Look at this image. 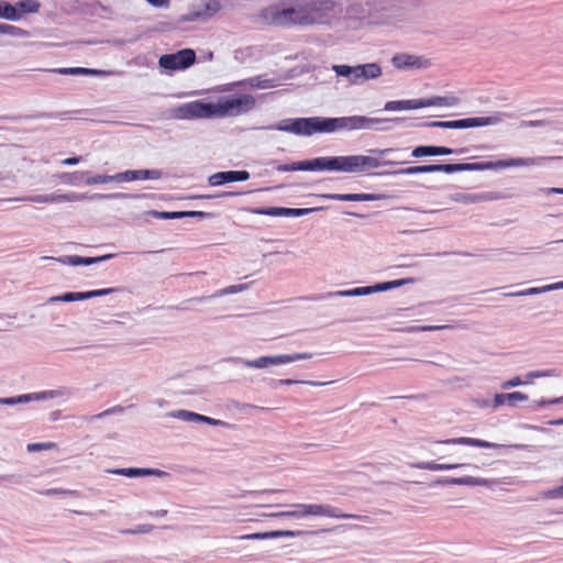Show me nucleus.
Returning a JSON list of instances; mask_svg holds the SVG:
<instances>
[{
    "label": "nucleus",
    "mask_w": 563,
    "mask_h": 563,
    "mask_svg": "<svg viewBox=\"0 0 563 563\" xmlns=\"http://www.w3.org/2000/svg\"><path fill=\"white\" fill-rule=\"evenodd\" d=\"M57 444L55 442H44V443H30L27 444L29 452L42 451V450H53L56 449Z\"/></svg>",
    "instance_id": "obj_39"
},
{
    "label": "nucleus",
    "mask_w": 563,
    "mask_h": 563,
    "mask_svg": "<svg viewBox=\"0 0 563 563\" xmlns=\"http://www.w3.org/2000/svg\"><path fill=\"white\" fill-rule=\"evenodd\" d=\"M196 53L191 48H184L173 54H164L158 59L161 68L176 71L184 70L196 62Z\"/></svg>",
    "instance_id": "obj_9"
},
{
    "label": "nucleus",
    "mask_w": 563,
    "mask_h": 563,
    "mask_svg": "<svg viewBox=\"0 0 563 563\" xmlns=\"http://www.w3.org/2000/svg\"><path fill=\"white\" fill-rule=\"evenodd\" d=\"M455 98L433 97L429 99L394 100L385 104L387 111L415 110L433 106H453Z\"/></svg>",
    "instance_id": "obj_8"
},
{
    "label": "nucleus",
    "mask_w": 563,
    "mask_h": 563,
    "mask_svg": "<svg viewBox=\"0 0 563 563\" xmlns=\"http://www.w3.org/2000/svg\"><path fill=\"white\" fill-rule=\"evenodd\" d=\"M452 483L457 485H479L481 481L472 476H465L461 478H454L452 479Z\"/></svg>",
    "instance_id": "obj_42"
},
{
    "label": "nucleus",
    "mask_w": 563,
    "mask_h": 563,
    "mask_svg": "<svg viewBox=\"0 0 563 563\" xmlns=\"http://www.w3.org/2000/svg\"><path fill=\"white\" fill-rule=\"evenodd\" d=\"M521 384H522V382H521L520 377L516 376V377L505 382L503 384V388L516 387V386H519Z\"/></svg>",
    "instance_id": "obj_45"
},
{
    "label": "nucleus",
    "mask_w": 563,
    "mask_h": 563,
    "mask_svg": "<svg viewBox=\"0 0 563 563\" xmlns=\"http://www.w3.org/2000/svg\"><path fill=\"white\" fill-rule=\"evenodd\" d=\"M111 291H112L111 288H106V289L90 290V291H85V292H65L62 296L52 297L49 299V301H66V302L77 301V300H84V299H89V298H93V297L104 296V295L110 294Z\"/></svg>",
    "instance_id": "obj_17"
},
{
    "label": "nucleus",
    "mask_w": 563,
    "mask_h": 563,
    "mask_svg": "<svg viewBox=\"0 0 563 563\" xmlns=\"http://www.w3.org/2000/svg\"><path fill=\"white\" fill-rule=\"evenodd\" d=\"M80 162V157H68L62 161L63 165H76Z\"/></svg>",
    "instance_id": "obj_50"
},
{
    "label": "nucleus",
    "mask_w": 563,
    "mask_h": 563,
    "mask_svg": "<svg viewBox=\"0 0 563 563\" xmlns=\"http://www.w3.org/2000/svg\"><path fill=\"white\" fill-rule=\"evenodd\" d=\"M183 218H199L205 219L210 216V213L203 211H181Z\"/></svg>",
    "instance_id": "obj_43"
},
{
    "label": "nucleus",
    "mask_w": 563,
    "mask_h": 563,
    "mask_svg": "<svg viewBox=\"0 0 563 563\" xmlns=\"http://www.w3.org/2000/svg\"><path fill=\"white\" fill-rule=\"evenodd\" d=\"M440 443L463 444V445L477 446V448H484V449H496L499 446L498 444L493 443V442H488V441L475 439V438H468V437L448 439L444 441H440Z\"/></svg>",
    "instance_id": "obj_20"
},
{
    "label": "nucleus",
    "mask_w": 563,
    "mask_h": 563,
    "mask_svg": "<svg viewBox=\"0 0 563 563\" xmlns=\"http://www.w3.org/2000/svg\"><path fill=\"white\" fill-rule=\"evenodd\" d=\"M29 201L40 202V203H52V202H65L70 201L71 198L68 195H37L31 198H27Z\"/></svg>",
    "instance_id": "obj_27"
},
{
    "label": "nucleus",
    "mask_w": 563,
    "mask_h": 563,
    "mask_svg": "<svg viewBox=\"0 0 563 563\" xmlns=\"http://www.w3.org/2000/svg\"><path fill=\"white\" fill-rule=\"evenodd\" d=\"M112 473L119 474V475H123V476H128V477L145 476V475H158V476H161V475L164 474V472L161 471V470H155V468H133V467L114 470V471H112Z\"/></svg>",
    "instance_id": "obj_23"
},
{
    "label": "nucleus",
    "mask_w": 563,
    "mask_h": 563,
    "mask_svg": "<svg viewBox=\"0 0 563 563\" xmlns=\"http://www.w3.org/2000/svg\"><path fill=\"white\" fill-rule=\"evenodd\" d=\"M216 103V117H236L252 110L255 107V99L251 95L224 96Z\"/></svg>",
    "instance_id": "obj_6"
},
{
    "label": "nucleus",
    "mask_w": 563,
    "mask_h": 563,
    "mask_svg": "<svg viewBox=\"0 0 563 563\" xmlns=\"http://www.w3.org/2000/svg\"><path fill=\"white\" fill-rule=\"evenodd\" d=\"M146 1L157 8L166 7L169 3V0H146Z\"/></svg>",
    "instance_id": "obj_49"
},
{
    "label": "nucleus",
    "mask_w": 563,
    "mask_h": 563,
    "mask_svg": "<svg viewBox=\"0 0 563 563\" xmlns=\"http://www.w3.org/2000/svg\"><path fill=\"white\" fill-rule=\"evenodd\" d=\"M506 394H497L495 397H494V405L495 407H499V406H503L505 405L507 401V398L505 397Z\"/></svg>",
    "instance_id": "obj_47"
},
{
    "label": "nucleus",
    "mask_w": 563,
    "mask_h": 563,
    "mask_svg": "<svg viewBox=\"0 0 563 563\" xmlns=\"http://www.w3.org/2000/svg\"><path fill=\"white\" fill-rule=\"evenodd\" d=\"M152 529H153V526H151V525H141V526H137L133 530H128L126 532L128 533H147V532H151Z\"/></svg>",
    "instance_id": "obj_44"
},
{
    "label": "nucleus",
    "mask_w": 563,
    "mask_h": 563,
    "mask_svg": "<svg viewBox=\"0 0 563 563\" xmlns=\"http://www.w3.org/2000/svg\"><path fill=\"white\" fill-rule=\"evenodd\" d=\"M153 214L155 216V218H158V219H181L183 218V214H181V211H173V212H168V211H154Z\"/></svg>",
    "instance_id": "obj_40"
},
{
    "label": "nucleus",
    "mask_w": 563,
    "mask_h": 563,
    "mask_svg": "<svg viewBox=\"0 0 563 563\" xmlns=\"http://www.w3.org/2000/svg\"><path fill=\"white\" fill-rule=\"evenodd\" d=\"M380 163L377 158L364 155H350V156H322L313 159L295 162L291 164H283L276 167L277 172H296V170H310V172H344V173H360L372 168H377Z\"/></svg>",
    "instance_id": "obj_2"
},
{
    "label": "nucleus",
    "mask_w": 563,
    "mask_h": 563,
    "mask_svg": "<svg viewBox=\"0 0 563 563\" xmlns=\"http://www.w3.org/2000/svg\"><path fill=\"white\" fill-rule=\"evenodd\" d=\"M62 75H103L104 71L85 67H65L56 70Z\"/></svg>",
    "instance_id": "obj_28"
},
{
    "label": "nucleus",
    "mask_w": 563,
    "mask_h": 563,
    "mask_svg": "<svg viewBox=\"0 0 563 563\" xmlns=\"http://www.w3.org/2000/svg\"><path fill=\"white\" fill-rule=\"evenodd\" d=\"M0 401L3 404H10V405L15 402V400L13 398L1 399Z\"/></svg>",
    "instance_id": "obj_56"
},
{
    "label": "nucleus",
    "mask_w": 563,
    "mask_h": 563,
    "mask_svg": "<svg viewBox=\"0 0 563 563\" xmlns=\"http://www.w3.org/2000/svg\"><path fill=\"white\" fill-rule=\"evenodd\" d=\"M464 464H439L435 462H426V463H419L417 464V467L420 470H428V471H448L457 468L460 466H463Z\"/></svg>",
    "instance_id": "obj_30"
},
{
    "label": "nucleus",
    "mask_w": 563,
    "mask_h": 563,
    "mask_svg": "<svg viewBox=\"0 0 563 563\" xmlns=\"http://www.w3.org/2000/svg\"><path fill=\"white\" fill-rule=\"evenodd\" d=\"M544 375H545V374H544V373H542V372H531V373H529V374H528V377H529V378H538V377H542V376H544Z\"/></svg>",
    "instance_id": "obj_52"
},
{
    "label": "nucleus",
    "mask_w": 563,
    "mask_h": 563,
    "mask_svg": "<svg viewBox=\"0 0 563 563\" xmlns=\"http://www.w3.org/2000/svg\"><path fill=\"white\" fill-rule=\"evenodd\" d=\"M250 176L251 175L247 170L219 172L209 176L208 183L211 186H221L225 183L245 181L250 179Z\"/></svg>",
    "instance_id": "obj_15"
},
{
    "label": "nucleus",
    "mask_w": 563,
    "mask_h": 563,
    "mask_svg": "<svg viewBox=\"0 0 563 563\" xmlns=\"http://www.w3.org/2000/svg\"><path fill=\"white\" fill-rule=\"evenodd\" d=\"M0 19H7L11 21H18L19 14L13 9V4L8 1L0 0Z\"/></svg>",
    "instance_id": "obj_31"
},
{
    "label": "nucleus",
    "mask_w": 563,
    "mask_h": 563,
    "mask_svg": "<svg viewBox=\"0 0 563 563\" xmlns=\"http://www.w3.org/2000/svg\"><path fill=\"white\" fill-rule=\"evenodd\" d=\"M393 65L398 69L404 68H427L431 65L430 60L417 55L397 54L393 57Z\"/></svg>",
    "instance_id": "obj_14"
},
{
    "label": "nucleus",
    "mask_w": 563,
    "mask_h": 563,
    "mask_svg": "<svg viewBox=\"0 0 563 563\" xmlns=\"http://www.w3.org/2000/svg\"><path fill=\"white\" fill-rule=\"evenodd\" d=\"M360 288V295H369V294H373V292H376V291H379L378 289H376V285L375 286H367V287H358Z\"/></svg>",
    "instance_id": "obj_48"
},
{
    "label": "nucleus",
    "mask_w": 563,
    "mask_h": 563,
    "mask_svg": "<svg viewBox=\"0 0 563 563\" xmlns=\"http://www.w3.org/2000/svg\"><path fill=\"white\" fill-rule=\"evenodd\" d=\"M209 7L207 4L203 5H194L186 13H183L178 16L179 23H186V22H195L200 21L209 16Z\"/></svg>",
    "instance_id": "obj_21"
},
{
    "label": "nucleus",
    "mask_w": 563,
    "mask_h": 563,
    "mask_svg": "<svg viewBox=\"0 0 563 563\" xmlns=\"http://www.w3.org/2000/svg\"><path fill=\"white\" fill-rule=\"evenodd\" d=\"M307 25L328 23L339 12L335 0H302Z\"/></svg>",
    "instance_id": "obj_5"
},
{
    "label": "nucleus",
    "mask_w": 563,
    "mask_h": 563,
    "mask_svg": "<svg viewBox=\"0 0 563 563\" xmlns=\"http://www.w3.org/2000/svg\"><path fill=\"white\" fill-rule=\"evenodd\" d=\"M0 33L15 37H24L27 35V32L25 30L7 23H0Z\"/></svg>",
    "instance_id": "obj_32"
},
{
    "label": "nucleus",
    "mask_w": 563,
    "mask_h": 563,
    "mask_svg": "<svg viewBox=\"0 0 563 563\" xmlns=\"http://www.w3.org/2000/svg\"><path fill=\"white\" fill-rule=\"evenodd\" d=\"M41 4L36 0H19L13 4L14 11L19 14V20L26 13L38 12Z\"/></svg>",
    "instance_id": "obj_24"
},
{
    "label": "nucleus",
    "mask_w": 563,
    "mask_h": 563,
    "mask_svg": "<svg viewBox=\"0 0 563 563\" xmlns=\"http://www.w3.org/2000/svg\"><path fill=\"white\" fill-rule=\"evenodd\" d=\"M110 257H111V255H104V256H100V257H81V256L75 255V256L70 257V263L73 265H90V264H93V263H97L99 261L107 260Z\"/></svg>",
    "instance_id": "obj_33"
},
{
    "label": "nucleus",
    "mask_w": 563,
    "mask_h": 563,
    "mask_svg": "<svg viewBox=\"0 0 563 563\" xmlns=\"http://www.w3.org/2000/svg\"><path fill=\"white\" fill-rule=\"evenodd\" d=\"M305 532L301 530H277V531H271V532H263V533H251V534H244L239 537L241 540H265V539H275V538H282V537H300Z\"/></svg>",
    "instance_id": "obj_18"
},
{
    "label": "nucleus",
    "mask_w": 563,
    "mask_h": 563,
    "mask_svg": "<svg viewBox=\"0 0 563 563\" xmlns=\"http://www.w3.org/2000/svg\"><path fill=\"white\" fill-rule=\"evenodd\" d=\"M339 295H341V296H361L358 287L351 289V290L340 291Z\"/></svg>",
    "instance_id": "obj_51"
},
{
    "label": "nucleus",
    "mask_w": 563,
    "mask_h": 563,
    "mask_svg": "<svg viewBox=\"0 0 563 563\" xmlns=\"http://www.w3.org/2000/svg\"><path fill=\"white\" fill-rule=\"evenodd\" d=\"M492 122V119L488 117H476V118H467L460 119L454 121H428L422 123L421 125L424 128H441V129H467V128H476L484 126Z\"/></svg>",
    "instance_id": "obj_10"
},
{
    "label": "nucleus",
    "mask_w": 563,
    "mask_h": 563,
    "mask_svg": "<svg viewBox=\"0 0 563 563\" xmlns=\"http://www.w3.org/2000/svg\"><path fill=\"white\" fill-rule=\"evenodd\" d=\"M166 510L159 511V515H165Z\"/></svg>",
    "instance_id": "obj_61"
},
{
    "label": "nucleus",
    "mask_w": 563,
    "mask_h": 563,
    "mask_svg": "<svg viewBox=\"0 0 563 563\" xmlns=\"http://www.w3.org/2000/svg\"><path fill=\"white\" fill-rule=\"evenodd\" d=\"M324 197L336 201H368L372 199V196L367 194H329Z\"/></svg>",
    "instance_id": "obj_26"
},
{
    "label": "nucleus",
    "mask_w": 563,
    "mask_h": 563,
    "mask_svg": "<svg viewBox=\"0 0 563 563\" xmlns=\"http://www.w3.org/2000/svg\"><path fill=\"white\" fill-rule=\"evenodd\" d=\"M236 195H240V194L235 192V191H221V192H218V194H214V195H195L191 198L192 199L209 200V199L228 198V197H232V196H236Z\"/></svg>",
    "instance_id": "obj_37"
},
{
    "label": "nucleus",
    "mask_w": 563,
    "mask_h": 563,
    "mask_svg": "<svg viewBox=\"0 0 563 563\" xmlns=\"http://www.w3.org/2000/svg\"><path fill=\"white\" fill-rule=\"evenodd\" d=\"M250 213L271 216V217H300L309 213L312 209H299V208H283V207H268V208H250Z\"/></svg>",
    "instance_id": "obj_12"
},
{
    "label": "nucleus",
    "mask_w": 563,
    "mask_h": 563,
    "mask_svg": "<svg viewBox=\"0 0 563 563\" xmlns=\"http://www.w3.org/2000/svg\"><path fill=\"white\" fill-rule=\"evenodd\" d=\"M180 416L186 417L189 420L205 421V422L210 423V424H218L219 423L218 420H214L212 418H209V417H206V416H202V415H199V413L190 412V411H180Z\"/></svg>",
    "instance_id": "obj_35"
},
{
    "label": "nucleus",
    "mask_w": 563,
    "mask_h": 563,
    "mask_svg": "<svg viewBox=\"0 0 563 563\" xmlns=\"http://www.w3.org/2000/svg\"><path fill=\"white\" fill-rule=\"evenodd\" d=\"M505 397L507 398L508 404L515 405L517 401H523L527 400V395L520 393V391H514L506 394Z\"/></svg>",
    "instance_id": "obj_41"
},
{
    "label": "nucleus",
    "mask_w": 563,
    "mask_h": 563,
    "mask_svg": "<svg viewBox=\"0 0 563 563\" xmlns=\"http://www.w3.org/2000/svg\"><path fill=\"white\" fill-rule=\"evenodd\" d=\"M409 282H410L409 279H397V280H391V282H387V283H382V284L376 285V289H378L379 291H385V290L400 287Z\"/></svg>",
    "instance_id": "obj_38"
},
{
    "label": "nucleus",
    "mask_w": 563,
    "mask_h": 563,
    "mask_svg": "<svg viewBox=\"0 0 563 563\" xmlns=\"http://www.w3.org/2000/svg\"><path fill=\"white\" fill-rule=\"evenodd\" d=\"M490 196L486 192H479V194H464V192H456L451 196V200L459 203L464 205H472V203H479L487 200H490Z\"/></svg>",
    "instance_id": "obj_22"
},
{
    "label": "nucleus",
    "mask_w": 563,
    "mask_h": 563,
    "mask_svg": "<svg viewBox=\"0 0 563 563\" xmlns=\"http://www.w3.org/2000/svg\"><path fill=\"white\" fill-rule=\"evenodd\" d=\"M375 122H377L376 119L361 115L329 119L312 117L282 120L274 129L296 135H311L313 133L334 132L342 129H367Z\"/></svg>",
    "instance_id": "obj_1"
},
{
    "label": "nucleus",
    "mask_w": 563,
    "mask_h": 563,
    "mask_svg": "<svg viewBox=\"0 0 563 563\" xmlns=\"http://www.w3.org/2000/svg\"><path fill=\"white\" fill-rule=\"evenodd\" d=\"M159 173L157 170H126L123 173H119L118 183L122 181H133V180H144V179H156L158 178Z\"/></svg>",
    "instance_id": "obj_19"
},
{
    "label": "nucleus",
    "mask_w": 563,
    "mask_h": 563,
    "mask_svg": "<svg viewBox=\"0 0 563 563\" xmlns=\"http://www.w3.org/2000/svg\"><path fill=\"white\" fill-rule=\"evenodd\" d=\"M297 509L287 510L273 514V517H286V518H302L307 516H321L330 518H352L353 516L344 515L340 512L338 508L329 505H316V504H298L295 505Z\"/></svg>",
    "instance_id": "obj_7"
},
{
    "label": "nucleus",
    "mask_w": 563,
    "mask_h": 563,
    "mask_svg": "<svg viewBox=\"0 0 563 563\" xmlns=\"http://www.w3.org/2000/svg\"><path fill=\"white\" fill-rule=\"evenodd\" d=\"M531 164H533V159L531 158H509L497 162L419 165L408 167L401 170V173L405 175L428 174L439 172L452 174L457 172L487 170L515 166H528Z\"/></svg>",
    "instance_id": "obj_3"
},
{
    "label": "nucleus",
    "mask_w": 563,
    "mask_h": 563,
    "mask_svg": "<svg viewBox=\"0 0 563 563\" xmlns=\"http://www.w3.org/2000/svg\"><path fill=\"white\" fill-rule=\"evenodd\" d=\"M333 69L339 76L351 77L353 81L357 80L355 79V67L347 65H335L333 66Z\"/></svg>",
    "instance_id": "obj_36"
},
{
    "label": "nucleus",
    "mask_w": 563,
    "mask_h": 563,
    "mask_svg": "<svg viewBox=\"0 0 563 563\" xmlns=\"http://www.w3.org/2000/svg\"><path fill=\"white\" fill-rule=\"evenodd\" d=\"M441 327H428L427 329L428 330H435V329H440Z\"/></svg>",
    "instance_id": "obj_58"
},
{
    "label": "nucleus",
    "mask_w": 563,
    "mask_h": 563,
    "mask_svg": "<svg viewBox=\"0 0 563 563\" xmlns=\"http://www.w3.org/2000/svg\"><path fill=\"white\" fill-rule=\"evenodd\" d=\"M59 493H62V492H60V490H58V489H47V490H45V493H44V494H46V495H52V494H59Z\"/></svg>",
    "instance_id": "obj_54"
},
{
    "label": "nucleus",
    "mask_w": 563,
    "mask_h": 563,
    "mask_svg": "<svg viewBox=\"0 0 563 563\" xmlns=\"http://www.w3.org/2000/svg\"><path fill=\"white\" fill-rule=\"evenodd\" d=\"M540 290L538 288H530L529 290L525 291V294H538ZM520 295H523V292H520Z\"/></svg>",
    "instance_id": "obj_53"
},
{
    "label": "nucleus",
    "mask_w": 563,
    "mask_h": 563,
    "mask_svg": "<svg viewBox=\"0 0 563 563\" xmlns=\"http://www.w3.org/2000/svg\"><path fill=\"white\" fill-rule=\"evenodd\" d=\"M554 191L563 194V189H554Z\"/></svg>",
    "instance_id": "obj_59"
},
{
    "label": "nucleus",
    "mask_w": 563,
    "mask_h": 563,
    "mask_svg": "<svg viewBox=\"0 0 563 563\" xmlns=\"http://www.w3.org/2000/svg\"><path fill=\"white\" fill-rule=\"evenodd\" d=\"M555 404H563V396L554 399L544 400L541 399L539 401V406H549V405H555Z\"/></svg>",
    "instance_id": "obj_46"
},
{
    "label": "nucleus",
    "mask_w": 563,
    "mask_h": 563,
    "mask_svg": "<svg viewBox=\"0 0 563 563\" xmlns=\"http://www.w3.org/2000/svg\"><path fill=\"white\" fill-rule=\"evenodd\" d=\"M166 510L159 511V515H165Z\"/></svg>",
    "instance_id": "obj_60"
},
{
    "label": "nucleus",
    "mask_w": 563,
    "mask_h": 563,
    "mask_svg": "<svg viewBox=\"0 0 563 563\" xmlns=\"http://www.w3.org/2000/svg\"><path fill=\"white\" fill-rule=\"evenodd\" d=\"M247 84L252 88H257V89H268V88L276 87V82L274 79L266 78L263 76L252 77V78L247 79Z\"/></svg>",
    "instance_id": "obj_29"
},
{
    "label": "nucleus",
    "mask_w": 563,
    "mask_h": 563,
    "mask_svg": "<svg viewBox=\"0 0 563 563\" xmlns=\"http://www.w3.org/2000/svg\"><path fill=\"white\" fill-rule=\"evenodd\" d=\"M265 23L280 27L308 26L302 0H282L261 13Z\"/></svg>",
    "instance_id": "obj_4"
},
{
    "label": "nucleus",
    "mask_w": 563,
    "mask_h": 563,
    "mask_svg": "<svg viewBox=\"0 0 563 563\" xmlns=\"http://www.w3.org/2000/svg\"><path fill=\"white\" fill-rule=\"evenodd\" d=\"M551 424H563V418L562 419H559L556 421H551L550 422Z\"/></svg>",
    "instance_id": "obj_57"
},
{
    "label": "nucleus",
    "mask_w": 563,
    "mask_h": 563,
    "mask_svg": "<svg viewBox=\"0 0 563 563\" xmlns=\"http://www.w3.org/2000/svg\"><path fill=\"white\" fill-rule=\"evenodd\" d=\"M181 111L188 118H212L216 117V103L191 101L186 103Z\"/></svg>",
    "instance_id": "obj_13"
},
{
    "label": "nucleus",
    "mask_w": 563,
    "mask_h": 563,
    "mask_svg": "<svg viewBox=\"0 0 563 563\" xmlns=\"http://www.w3.org/2000/svg\"><path fill=\"white\" fill-rule=\"evenodd\" d=\"M310 354L307 353H296V354H286V355H277V356H262L253 361H247L246 366L254 368H263L268 365H278L286 364L303 358L310 357Z\"/></svg>",
    "instance_id": "obj_11"
},
{
    "label": "nucleus",
    "mask_w": 563,
    "mask_h": 563,
    "mask_svg": "<svg viewBox=\"0 0 563 563\" xmlns=\"http://www.w3.org/2000/svg\"><path fill=\"white\" fill-rule=\"evenodd\" d=\"M296 382L292 380V379H282L280 380V384H284V385H291V384H295Z\"/></svg>",
    "instance_id": "obj_55"
},
{
    "label": "nucleus",
    "mask_w": 563,
    "mask_h": 563,
    "mask_svg": "<svg viewBox=\"0 0 563 563\" xmlns=\"http://www.w3.org/2000/svg\"><path fill=\"white\" fill-rule=\"evenodd\" d=\"M380 73V68L376 64L355 66V79L376 78Z\"/></svg>",
    "instance_id": "obj_25"
},
{
    "label": "nucleus",
    "mask_w": 563,
    "mask_h": 563,
    "mask_svg": "<svg viewBox=\"0 0 563 563\" xmlns=\"http://www.w3.org/2000/svg\"><path fill=\"white\" fill-rule=\"evenodd\" d=\"M466 152L465 148L453 150L446 146H432V145H421L413 148L411 155L413 157H423V156H433V155H451V154H464Z\"/></svg>",
    "instance_id": "obj_16"
},
{
    "label": "nucleus",
    "mask_w": 563,
    "mask_h": 563,
    "mask_svg": "<svg viewBox=\"0 0 563 563\" xmlns=\"http://www.w3.org/2000/svg\"><path fill=\"white\" fill-rule=\"evenodd\" d=\"M119 177V173L115 174V175H96V176H92V177H89L87 180H86V184L87 185H98V184H108V183H111V181H117L118 183V178Z\"/></svg>",
    "instance_id": "obj_34"
}]
</instances>
